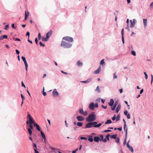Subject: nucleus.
<instances>
[{"instance_id": "37998d69", "label": "nucleus", "mask_w": 153, "mask_h": 153, "mask_svg": "<svg viewBox=\"0 0 153 153\" xmlns=\"http://www.w3.org/2000/svg\"><path fill=\"white\" fill-rule=\"evenodd\" d=\"M117 76L116 75V73H114V78H115V79H117Z\"/></svg>"}, {"instance_id": "3c124183", "label": "nucleus", "mask_w": 153, "mask_h": 153, "mask_svg": "<svg viewBox=\"0 0 153 153\" xmlns=\"http://www.w3.org/2000/svg\"><path fill=\"white\" fill-rule=\"evenodd\" d=\"M39 44L40 45V46H42L43 47H44L45 46V45L44 44H42V43L41 42H39Z\"/></svg>"}, {"instance_id": "1a4fd4ad", "label": "nucleus", "mask_w": 153, "mask_h": 153, "mask_svg": "<svg viewBox=\"0 0 153 153\" xmlns=\"http://www.w3.org/2000/svg\"><path fill=\"white\" fill-rule=\"evenodd\" d=\"M53 96L57 97L58 95V93L56 89H54L53 92Z\"/></svg>"}, {"instance_id": "c9c22d12", "label": "nucleus", "mask_w": 153, "mask_h": 153, "mask_svg": "<svg viewBox=\"0 0 153 153\" xmlns=\"http://www.w3.org/2000/svg\"><path fill=\"white\" fill-rule=\"evenodd\" d=\"M110 136V135L109 134H108L106 136V139L107 140H108L109 141V137Z\"/></svg>"}, {"instance_id": "6e6552de", "label": "nucleus", "mask_w": 153, "mask_h": 153, "mask_svg": "<svg viewBox=\"0 0 153 153\" xmlns=\"http://www.w3.org/2000/svg\"><path fill=\"white\" fill-rule=\"evenodd\" d=\"M93 126L92 122L89 123L86 125L85 128H91L93 127Z\"/></svg>"}, {"instance_id": "5fc2aeb1", "label": "nucleus", "mask_w": 153, "mask_h": 153, "mask_svg": "<svg viewBox=\"0 0 153 153\" xmlns=\"http://www.w3.org/2000/svg\"><path fill=\"white\" fill-rule=\"evenodd\" d=\"M128 112L127 111H124V113L125 115H127Z\"/></svg>"}, {"instance_id": "2f4dec72", "label": "nucleus", "mask_w": 153, "mask_h": 153, "mask_svg": "<svg viewBox=\"0 0 153 153\" xmlns=\"http://www.w3.org/2000/svg\"><path fill=\"white\" fill-rule=\"evenodd\" d=\"M111 123V121L110 120H107L105 122V124Z\"/></svg>"}, {"instance_id": "423d86ee", "label": "nucleus", "mask_w": 153, "mask_h": 153, "mask_svg": "<svg viewBox=\"0 0 153 153\" xmlns=\"http://www.w3.org/2000/svg\"><path fill=\"white\" fill-rule=\"evenodd\" d=\"M131 25L130 27H133L135 25L136 23V20L135 19H133V20H130Z\"/></svg>"}, {"instance_id": "a18cd8bd", "label": "nucleus", "mask_w": 153, "mask_h": 153, "mask_svg": "<svg viewBox=\"0 0 153 153\" xmlns=\"http://www.w3.org/2000/svg\"><path fill=\"white\" fill-rule=\"evenodd\" d=\"M28 117L29 118V120H31V119H32L33 118L31 117V116L30 114H28Z\"/></svg>"}, {"instance_id": "13d9d810", "label": "nucleus", "mask_w": 153, "mask_h": 153, "mask_svg": "<svg viewBox=\"0 0 153 153\" xmlns=\"http://www.w3.org/2000/svg\"><path fill=\"white\" fill-rule=\"evenodd\" d=\"M122 41L123 44L124 43V36H122Z\"/></svg>"}, {"instance_id": "f257e3e1", "label": "nucleus", "mask_w": 153, "mask_h": 153, "mask_svg": "<svg viewBox=\"0 0 153 153\" xmlns=\"http://www.w3.org/2000/svg\"><path fill=\"white\" fill-rule=\"evenodd\" d=\"M96 118V116L94 112H92L89 114L88 117L86 118L87 122H92L94 121Z\"/></svg>"}, {"instance_id": "49530a36", "label": "nucleus", "mask_w": 153, "mask_h": 153, "mask_svg": "<svg viewBox=\"0 0 153 153\" xmlns=\"http://www.w3.org/2000/svg\"><path fill=\"white\" fill-rule=\"evenodd\" d=\"M118 103V101H115V104L114 105V106L116 107L117 106V105Z\"/></svg>"}, {"instance_id": "4be33fe9", "label": "nucleus", "mask_w": 153, "mask_h": 153, "mask_svg": "<svg viewBox=\"0 0 153 153\" xmlns=\"http://www.w3.org/2000/svg\"><path fill=\"white\" fill-rule=\"evenodd\" d=\"M91 78H89L86 81H82V82L84 83H87L90 82L91 81Z\"/></svg>"}, {"instance_id": "9d476101", "label": "nucleus", "mask_w": 153, "mask_h": 153, "mask_svg": "<svg viewBox=\"0 0 153 153\" xmlns=\"http://www.w3.org/2000/svg\"><path fill=\"white\" fill-rule=\"evenodd\" d=\"M89 108L92 110H93L94 108V103L92 102L90 103L89 106Z\"/></svg>"}, {"instance_id": "20e7f679", "label": "nucleus", "mask_w": 153, "mask_h": 153, "mask_svg": "<svg viewBox=\"0 0 153 153\" xmlns=\"http://www.w3.org/2000/svg\"><path fill=\"white\" fill-rule=\"evenodd\" d=\"M79 113L84 116H86L88 114L86 111H84L82 108H80L79 110Z\"/></svg>"}, {"instance_id": "0eeeda50", "label": "nucleus", "mask_w": 153, "mask_h": 153, "mask_svg": "<svg viewBox=\"0 0 153 153\" xmlns=\"http://www.w3.org/2000/svg\"><path fill=\"white\" fill-rule=\"evenodd\" d=\"M76 118L78 121H82L85 120L84 117L81 116H77Z\"/></svg>"}, {"instance_id": "f03ea898", "label": "nucleus", "mask_w": 153, "mask_h": 153, "mask_svg": "<svg viewBox=\"0 0 153 153\" xmlns=\"http://www.w3.org/2000/svg\"><path fill=\"white\" fill-rule=\"evenodd\" d=\"M72 46V45L69 43L67 42L63 41H62L61 44V46L65 48H69Z\"/></svg>"}, {"instance_id": "dca6fc26", "label": "nucleus", "mask_w": 153, "mask_h": 153, "mask_svg": "<svg viewBox=\"0 0 153 153\" xmlns=\"http://www.w3.org/2000/svg\"><path fill=\"white\" fill-rule=\"evenodd\" d=\"M29 16V13L28 12H26V11L25 12V20H26L27 19V17Z\"/></svg>"}, {"instance_id": "603ef678", "label": "nucleus", "mask_w": 153, "mask_h": 153, "mask_svg": "<svg viewBox=\"0 0 153 153\" xmlns=\"http://www.w3.org/2000/svg\"><path fill=\"white\" fill-rule=\"evenodd\" d=\"M38 39L39 40H40L41 39V34L40 33H39L38 35Z\"/></svg>"}, {"instance_id": "72a5a7b5", "label": "nucleus", "mask_w": 153, "mask_h": 153, "mask_svg": "<svg viewBox=\"0 0 153 153\" xmlns=\"http://www.w3.org/2000/svg\"><path fill=\"white\" fill-rule=\"evenodd\" d=\"M120 114H118L117 115V119H116V121H119L120 119Z\"/></svg>"}, {"instance_id": "5701e85b", "label": "nucleus", "mask_w": 153, "mask_h": 153, "mask_svg": "<svg viewBox=\"0 0 153 153\" xmlns=\"http://www.w3.org/2000/svg\"><path fill=\"white\" fill-rule=\"evenodd\" d=\"M34 122V120L33 119V118H32V119H31V120H30V121L29 122V123L30 124H34V123H35Z\"/></svg>"}, {"instance_id": "2eb2a0df", "label": "nucleus", "mask_w": 153, "mask_h": 153, "mask_svg": "<svg viewBox=\"0 0 153 153\" xmlns=\"http://www.w3.org/2000/svg\"><path fill=\"white\" fill-rule=\"evenodd\" d=\"M101 69V68L100 66L98 69H97L95 71H94V73L95 74H97L99 73Z\"/></svg>"}, {"instance_id": "7c9ffc66", "label": "nucleus", "mask_w": 153, "mask_h": 153, "mask_svg": "<svg viewBox=\"0 0 153 153\" xmlns=\"http://www.w3.org/2000/svg\"><path fill=\"white\" fill-rule=\"evenodd\" d=\"M48 39H49L48 38H47V36H46V38L43 37L42 41L46 42V41H48Z\"/></svg>"}, {"instance_id": "c03bdc74", "label": "nucleus", "mask_w": 153, "mask_h": 153, "mask_svg": "<svg viewBox=\"0 0 153 153\" xmlns=\"http://www.w3.org/2000/svg\"><path fill=\"white\" fill-rule=\"evenodd\" d=\"M9 25H7L5 26L4 29L5 30H7L9 28Z\"/></svg>"}, {"instance_id": "aec40b11", "label": "nucleus", "mask_w": 153, "mask_h": 153, "mask_svg": "<svg viewBox=\"0 0 153 153\" xmlns=\"http://www.w3.org/2000/svg\"><path fill=\"white\" fill-rule=\"evenodd\" d=\"M77 65L78 66H81L83 64L82 62H80L79 60H78L77 62Z\"/></svg>"}, {"instance_id": "f704fd0d", "label": "nucleus", "mask_w": 153, "mask_h": 153, "mask_svg": "<svg viewBox=\"0 0 153 153\" xmlns=\"http://www.w3.org/2000/svg\"><path fill=\"white\" fill-rule=\"evenodd\" d=\"M131 53L132 55H133L134 56H135L136 55L135 52L134 51H131Z\"/></svg>"}, {"instance_id": "f3484780", "label": "nucleus", "mask_w": 153, "mask_h": 153, "mask_svg": "<svg viewBox=\"0 0 153 153\" xmlns=\"http://www.w3.org/2000/svg\"><path fill=\"white\" fill-rule=\"evenodd\" d=\"M100 138L98 137H95L94 138V140L95 142H98L100 140Z\"/></svg>"}, {"instance_id": "e433bc0d", "label": "nucleus", "mask_w": 153, "mask_h": 153, "mask_svg": "<svg viewBox=\"0 0 153 153\" xmlns=\"http://www.w3.org/2000/svg\"><path fill=\"white\" fill-rule=\"evenodd\" d=\"M96 91H98V92H100V91L99 89V86H97V87L96 89Z\"/></svg>"}, {"instance_id": "864d4df0", "label": "nucleus", "mask_w": 153, "mask_h": 153, "mask_svg": "<svg viewBox=\"0 0 153 153\" xmlns=\"http://www.w3.org/2000/svg\"><path fill=\"white\" fill-rule=\"evenodd\" d=\"M111 131L110 130H105L103 131V132H107Z\"/></svg>"}, {"instance_id": "473e14b6", "label": "nucleus", "mask_w": 153, "mask_h": 153, "mask_svg": "<svg viewBox=\"0 0 153 153\" xmlns=\"http://www.w3.org/2000/svg\"><path fill=\"white\" fill-rule=\"evenodd\" d=\"M28 131L29 132V134L30 135H31L32 134V131L31 129L30 128H28Z\"/></svg>"}, {"instance_id": "412c9836", "label": "nucleus", "mask_w": 153, "mask_h": 153, "mask_svg": "<svg viewBox=\"0 0 153 153\" xmlns=\"http://www.w3.org/2000/svg\"><path fill=\"white\" fill-rule=\"evenodd\" d=\"M143 23L144 27H145L147 25V20L146 19H143Z\"/></svg>"}, {"instance_id": "bb28decb", "label": "nucleus", "mask_w": 153, "mask_h": 153, "mask_svg": "<svg viewBox=\"0 0 153 153\" xmlns=\"http://www.w3.org/2000/svg\"><path fill=\"white\" fill-rule=\"evenodd\" d=\"M117 134H114L111 135L110 136V137L112 138H113L114 139H116L117 138Z\"/></svg>"}, {"instance_id": "09e8293b", "label": "nucleus", "mask_w": 153, "mask_h": 153, "mask_svg": "<svg viewBox=\"0 0 153 153\" xmlns=\"http://www.w3.org/2000/svg\"><path fill=\"white\" fill-rule=\"evenodd\" d=\"M120 139L119 137L117 138L116 139V142L117 143H118L119 142Z\"/></svg>"}, {"instance_id": "a878e982", "label": "nucleus", "mask_w": 153, "mask_h": 153, "mask_svg": "<svg viewBox=\"0 0 153 153\" xmlns=\"http://www.w3.org/2000/svg\"><path fill=\"white\" fill-rule=\"evenodd\" d=\"M88 140L91 142H92L93 141V139L92 138V137L91 136H90L89 137V138L88 139Z\"/></svg>"}, {"instance_id": "7ed1b4c3", "label": "nucleus", "mask_w": 153, "mask_h": 153, "mask_svg": "<svg viewBox=\"0 0 153 153\" xmlns=\"http://www.w3.org/2000/svg\"><path fill=\"white\" fill-rule=\"evenodd\" d=\"M62 39L70 42H72L73 41V38L72 37L69 36L64 37L62 38Z\"/></svg>"}, {"instance_id": "338daca9", "label": "nucleus", "mask_w": 153, "mask_h": 153, "mask_svg": "<svg viewBox=\"0 0 153 153\" xmlns=\"http://www.w3.org/2000/svg\"><path fill=\"white\" fill-rule=\"evenodd\" d=\"M150 6L152 7V8L153 7V2H152L150 4Z\"/></svg>"}, {"instance_id": "6e6d98bb", "label": "nucleus", "mask_w": 153, "mask_h": 153, "mask_svg": "<svg viewBox=\"0 0 153 153\" xmlns=\"http://www.w3.org/2000/svg\"><path fill=\"white\" fill-rule=\"evenodd\" d=\"M93 126L96 125L97 123V122H92Z\"/></svg>"}, {"instance_id": "4d7b16f0", "label": "nucleus", "mask_w": 153, "mask_h": 153, "mask_svg": "<svg viewBox=\"0 0 153 153\" xmlns=\"http://www.w3.org/2000/svg\"><path fill=\"white\" fill-rule=\"evenodd\" d=\"M102 141H103L104 142H107V140L105 138L104 139H103Z\"/></svg>"}, {"instance_id": "a211bd4d", "label": "nucleus", "mask_w": 153, "mask_h": 153, "mask_svg": "<svg viewBox=\"0 0 153 153\" xmlns=\"http://www.w3.org/2000/svg\"><path fill=\"white\" fill-rule=\"evenodd\" d=\"M120 108H121V105L120 104H119L118 105V106L116 109V112L117 113H118V112L119 111L120 109Z\"/></svg>"}, {"instance_id": "680f3d73", "label": "nucleus", "mask_w": 153, "mask_h": 153, "mask_svg": "<svg viewBox=\"0 0 153 153\" xmlns=\"http://www.w3.org/2000/svg\"><path fill=\"white\" fill-rule=\"evenodd\" d=\"M116 119L115 116L114 115V117L112 118V119L113 120H114Z\"/></svg>"}, {"instance_id": "58836bf2", "label": "nucleus", "mask_w": 153, "mask_h": 153, "mask_svg": "<svg viewBox=\"0 0 153 153\" xmlns=\"http://www.w3.org/2000/svg\"><path fill=\"white\" fill-rule=\"evenodd\" d=\"M80 139L81 140H87V137H80Z\"/></svg>"}, {"instance_id": "cd10ccee", "label": "nucleus", "mask_w": 153, "mask_h": 153, "mask_svg": "<svg viewBox=\"0 0 153 153\" xmlns=\"http://www.w3.org/2000/svg\"><path fill=\"white\" fill-rule=\"evenodd\" d=\"M21 95L22 99V101L21 105V106H22L23 103V100L25 99V98H24V96H23V95L22 94H21Z\"/></svg>"}, {"instance_id": "bf43d9fd", "label": "nucleus", "mask_w": 153, "mask_h": 153, "mask_svg": "<svg viewBox=\"0 0 153 153\" xmlns=\"http://www.w3.org/2000/svg\"><path fill=\"white\" fill-rule=\"evenodd\" d=\"M127 115V117L128 119L130 118V116L129 114H128Z\"/></svg>"}, {"instance_id": "79ce46f5", "label": "nucleus", "mask_w": 153, "mask_h": 153, "mask_svg": "<svg viewBox=\"0 0 153 153\" xmlns=\"http://www.w3.org/2000/svg\"><path fill=\"white\" fill-rule=\"evenodd\" d=\"M44 90H45L44 88V87L43 88V94L44 95V96H45L46 95V92H44Z\"/></svg>"}, {"instance_id": "c85d7f7f", "label": "nucleus", "mask_w": 153, "mask_h": 153, "mask_svg": "<svg viewBox=\"0 0 153 153\" xmlns=\"http://www.w3.org/2000/svg\"><path fill=\"white\" fill-rule=\"evenodd\" d=\"M33 147L34 148V150H35V149H37V147L36 146V145L35 143H33Z\"/></svg>"}, {"instance_id": "b1692460", "label": "nucleus", "mask_w": 153, "mask_h": 153, "mask_svg": "<svg viewBox=\"0 0 153 153\" xmlns=\"http://www.w3.org/2000/svg\"><path fill=\"white\" fill-rule=\"evenodd\" d=\"M7 36L4 35L1 36V40L3 39H7Z\"/></svg>"}, {"instance_id": "e2e57ef3", "label": "nucleus", "mask_w": 153, "mask_h": 153, "mask_svg": "<svg viewBox=\"0 0 153 153\" xmlns=\"http://www.w3.org/2000/svg\"><path fill=\"white\" fill-rule=\"evenodd\" d=\"M16 53L18 54H19V53H20V52H19V51L18 50L16 49Z\"/></svg>"}, {"instance_id": "4468645a", "label": "nucleus", "mask_w": 153, "mask_h": 153, "mask_svg": "<svg viewBox=\"0 0 153 153\" xmlns=\"http://www.w3.org/2000/svg\"><path fill=\"white\" fill-rule=\"evenodd\" d=\"M114 103V101L113 99H111L110 100V102L109 103V105L111 106H112Z\"/></svg>"}, {"instance_id": "4c0bfd02", "label": "nucleus", "mask_w": 153, "mask_h": 153, "mask_svg": "<svg viewBox=\"0 0 153 153\" xmlns=\"http://www.w3.org/2000/svg\"><path fill=\"white\" fill-rule=\"evenodd\" d=\"M100 137L101 138V139H100V141H102V140L103 139V136L102 135H100Z\"/></svg>"}, {"instance_id": "39448f33", "label": "nucleus", "mask_w": 153, "mask_h": 153, "mask_svg": "<svg viewBox=\"0 0 153 153\" xmlns=\"http://www.w3.org/2000/svg\"><path fill=\"white\" fill-rule=\"evenodd\" d=\"M22 60L23 61L25 65V68H26V70L27 71V67H28V65L27 64V61L26 60L25 58V57L23 56H22Z\"/></svg>"}, {"instance_id": "ea45409f", "label": "nucleus", "mask_w": 153, "mask_h": 153, "mask_svg": "<svg viewBox=\"0 0 153 153\" xmlns=\"http://www.w3.org/2000/svg\"><path fill=\"white\" fill-rule=\"evenodd\" d=\"M121 33L122 35V36H123L124 34V29H122L121 30Z\"/></svg>"}, {"instance_id": "69168bd1", "label": "nucleus", "mask_w": 153, "mask_h": 153, "mask_svg": "<svg viewBox=\"0 0 153 153\" xmlns=\"http://www.w3.org/2000/svg\"><path fill=\"white\" fill-rule=\"evenodd\" d=\"M35 42H36V44H37V43H38V40H37V38H36L35 39Z\"/></svg>"}, {"instance_id": "ddd939ff", "label": "nucleus", "mask_w": 153, "mask_h": 153, "mask_svg": "<svg viewBox=\"0 0 153 153\" xmlns=\"http://www.w3.org/2000/svg\"><path fill=\"white\" fill-rule=\"evenodd\" d=\"M34 126H35L37 129L39 131H41L42 130H41V129L40 128V126H39L36 123H34Z\"/></svg>"}, {"instance_id": "c756f323", "label": "nucleus", "mask_w": 153, "mask_h": 153, "mask_svg": "<svg viewBox=\"0 0 153 153\" xmlns=\"http://www.w3.org/2000/svg\"><path fill=\"white\" fill-rule=\"evenodd\" d=\"M77 125L79 127H81L82 125V123L81 122H78L77 123Z\"/></svg>"}, {"instance_id": "a19ab883", "label": "nucleus", "mask_w": 153, "mask_h": 153, "mask_svg": "<svg viewBox=\"0 0 153 153\" xmlns=\"http://www.w3.org/2000/svg\"><path fill=\"white\" fill-rule=\"evenodd\" d=\"M105 63L104 62V59H102V60L100 62V64L101 65H102L103 64H104Z\"/></svg>"}, {"instance_id": "0e129e2a", "label": "nucleus", "mask_w": 153, "mask_h": 153, "mask_svg": "<svg viewBox=\"0 0 153 153\" xmlns=\"http://www.w3.org/2000/svg\"><path fill=\"white\" fill-rule=\"evenodd\" d=\"M30 34V33L29 32H27V33H26V35L28 36V37H29Z\"/></svg>"}, {"instance_id": "6ab92c4d", "label": "nucleus", "mask_w": 153, "mask_h": 153, "mask_svg": "<svg viewBox=\"0 0 153 153\" xmlns=\"http://www.w3.org/2000/svg\"><path fill=\"white\" fill-rule=\"evenodd\" d=\"M40 133H41V135L43 139H44L45 140V139H46V138H45V135L44 134V132L42 131H40Z\"/></svg>"}, {"instance_id": "8fccbe9b", "label": "nucleus", "mask_w": 153, "mask_h": 153, "mask_svg": "<svg viewBox=\"0 0 153 153\" xmlns=\"http://www.w3.org/2000/svg\"><path fill=\"white\" fill-rule=\"evenodd\" d=\"M144 74L145 75V78L146 79H147L148 78V75L145 72H144Z\"/></svg>"}, {"instance_id": "f8f14e48", "label": "nucleus", "mask_w": 153, "mask_h": 153, "mask_svg": "<svg viewBox=\"0 0 153 153\" xmlns=\"http://www.w3.org/2000/svg\"><path fill=\"white\" fill-rule=\"evenodd\" d=\"M127 146L128 147V148L133 153L134 152V150L133 149L132 147L130 146L129 144H128V143H127Z\"/></svg>"}, {"instance_id": "774afa93", "label": "nucleus", "mask_w": 153, "mask_h": 153, "mask_svg": "<svg viewBox=\"0 0 153 153\" xmlns=\"http://www.w3.org/2000/svg\"><path fill=\"white\" fill-rule=\"evenodd\" d=\"M78 150V149H77L76 150H74L72 151V153H76V151Z\"/></svg>"}, {"instance_id": "393cba45", "label": "nucleus", "mask_w": 153, "mask_h": 153, "mask_svg": "<svg viewBox=\"0 0 153 153\" xmlns=\"http://www.w3.org/2000/svg\"><path fill=\"white\" fill-rule=\"evenodd\" d=\"M102 125V123H100L96 125L93 126L94 127H99L100 126Z\"/></svg>"}, {"instance_id": "052dcab7", "label": "nucleus", "mask_w": 153, "mask_h": 153, "mask_svg": "<svg viewBox=\"0 0 153 153\" xmlns=\"http://www.w3.org/2000/svg\"><path fill=\"white\" fill-rule=\"evenodd\" d=\"M116 107L115 106H114L113 107H112L111 108V109L112 111H114V110L115 109V108H116Z\"/></svg>"}, {"instance_id": "9b49d317", "label": "nucleus", "mask_w": 153, "mask_h": 153, "mask_svg": "<svg viewBox=\"0 0 153 153\" xmlns=\"http://www.w3.org/2000/svg\"><path fill=\"white\" fill-rule=\"evenodd\" d=\"M52 33V31L51 30H50L48 33H47L46 36H47V38H49L51 35Z\"/></svg>"}, {"instance_id": "de8ad7c7", "label": "nucleus", "mask_w": 153, "mask_h": 153, "mask_svg": "<svg viewBox=\"0 0 153 153\" xmlns=\"http://www.w3.org/2000/svg\"><path fill=\"white\" fill-rule=\"evenodd\" d=\"M125 132H126L125 137H127V127H126V129L125 130Z\"/></svg>"}]
</instances>
